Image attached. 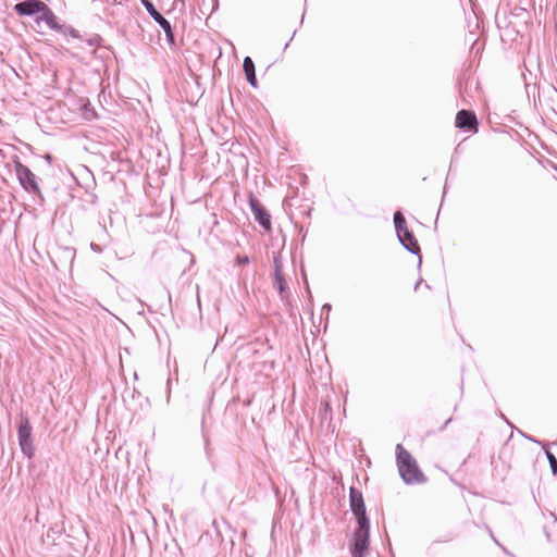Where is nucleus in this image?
Returning <instances> with one entry per match:
<instances>
[{
  "mask_svg": "<svg viewBox=\"0 0 557 557\" xmlns=\"http://www.w3.org/2000/svg\"><path fill=\"white\" fill-rule=\"evenodd\" d=\"M273 264H274V283L278 290V293L282 295L287 289V283L284 278L283 271H282V262L278 255H275L273 257Z\"/></svg>",
  "mask_w": 557,
  "mask_h": 557,
  "instance_id": "obj_11",
  "label": "nucleus"
},
{
  "mask_svg": "<svg viewBox=\"0 0 557 557\" xmlns=\"http://www.w3.org/2000/svg\"><path fill=\"white\" fill-rule=\"evenodd\" d=\"M322 310H323V311L325 310V311L329 313V312L331 311V305L325 304V305L322 307Z\"/></svg>",
  "mask_w": 557,
  "mask_h": 557,
  "instance_id": "obj_19",
  "label": "nucleus"
},
{
  "mask_svg": "<svg viewBox=\"0 0 557 557\" xmlns=\"http://www.w3.org/2000/svg\"><path fill=\"white\" fill-rule=\"evenodd\" d=\"M15 173L20 184L28 193L39 194L40 189L36 180V175L23 163H15Z\"/></svg>",
  "mask_w": 557,
  "mask_h": 557,
  "instance_id": "obj_5",
  "label": "nucleus"
},
{
  "mask_svg": "<svg viewBox=\"0 0 557 557\" xmlns=\"http://www.w3.org/2000/svg\"><path fill=\"white\" fill-rule=\"evenodd\" d=\"M394 224L400 244L411 253L418 255L420 246L414 235L408 230L405 216L400 211L394 213Z\"/></svg>",
  "mask_w": 557,
  "mask_h": 557,
  "instance_id": "obj_2",
  "label": "nucleus"
},
{
  "mask_svg": "<svg viewBox=\"0 0 557 557\" xmlns=\"http://www.w3.org/2000/svg\"><path fill=\"white\" fill-rule=\"evenodd\" d=\"M244 72L246 75L247 81L252 87H257V78H256V72H255V63L251 60V58L246 57L244 59L243 63Z\"/></svg>",
  "mask_w": 557,
  "mask_h": 557,
  "instance_id": "obj_13",
  "label": "nucleus"
},
{
  "mask_svg": "<svg viewBox=\"0 0 557 557\" xmlns=\"http://www.w3.org/2000/svg\"><path fill=\"white\" fill-rule=\"evenodd\" d=\"M546 457L548 459L552 472L555 475L557 473V459L549 450H546Z\"/></svg>",
  "mask_w": 557,
  "mask_h": 557,
  "instance_id": "obj_15",
  "label": "nucleus"
},
{
  "mask_svg": "<svg viewBox=\"0 0 557 557\" xmlns=\"http://www.w3.org/2000/svg\"><path fill=\"white\" fill-rule=\"evenodd\" d=\"M420 284H421V280L417 282V284H416V286H414V289H416V290L419 288Z\"/></svg>",
  "mask_w": 557,
  "mask_h": 557,
  "instance_id": "obj_21",
  "label": "nucleus"
},
{
  "mask_svg": "<svg viewBox=\"0 0 557 557\" xmlns=\"http://www.w3.org/2000/svg\"><path fill=\"white\" fill-rule=\"evenodd\" d=\"M59 33H61L63 35H69L72 38H76V39L81 38L78 30L69 25H61L59 28Z\"/></svg>",
  "mask_w": 557,
  "mask_h": 557,
  "instance_id": "obj_14",
  "label": "nucleus"
},
{
  "mask_svg": "<svg viewBox=\"0 0 557 557\" xmlns=\"http://www.w3.org/2000/svg\"><path fill=\"white\" fill-rule=\"evenodd\" d=\"M36 22L39 24L40 22L46 23V25L53 29L59 32V28L61 24L58 23V18L55 14L52 12V10L45 3V8L39 12V14L36 16Z\"/></svg>",
  "mask_w": 557,
  "mask_h": 557,
  "instance_id": "obj_10",
  "label": "nucleus"
},
{
  "mask_svg": "<svg viewBox=\"0 0 557 557\" xmlns=\"http://www.w3.org/2000/svg\"><path fill=\"white\" fill-rule=\"evenodd\" d=\"M519 433H520V435H522V436L527 437L528 440L533 441V442H536L535 440H533V438H531V437L527 436L525 434H523V432H519Z\"/></svg>",
  "mask_w": 557,
  "mask_h": 557,
  "instance_id": "obj_20",
  "label": "nucleus"
},
{
  "mask_svg": "<svg viewBox=\"0 0 557 557\" xmlns=\"http://www.w3.org/2000/svg\"><path fill=\"white\" fill-rule=\"evenodd\" d=\"M143 4L151 15V17L160 25V27L164 30L166 38L170 42H174V34L172 32V27L170 22L163 17L161 13H159L153 4L149 0H143Z\"/></svg>",
  "mask_w": 557,
  "mask_h": 557,
  "instance_id": "obj_8",
  "label": "nucleus"
},
{
  "mask_svg": "<svg viewBox=\"0 0 557 557\" xmlns=\"http://www.w3.org/2000/svg\"><path fill=\"white\" fill-rule=\"evenodd\" d=\"M369 522L358 524V528L354 533L351 546V554L354 557H366L369 547Z\"/></svg>",
  "mask_w": 557,
  "mask_h": 557,
  "instance_id": "obj_3",
  "label": "nucleus"
},
{
  "mask_svg": "<svg viewBox=\"0 0 557 557\" xmlns=\"http://www.w3.org/2000/svg\"><path fill=\"white\" fill-rule=\"evenodd\" d=\"M476 124L474 113L467 110H461L456 116V126L459 128L471 129Z\"/></svg>",
  "mask_w": 557,
  "mask_h": 557,
  "instance_id": "obj_12",
  "label": "nucleus"
},
{
  "mask_svg": "<svg viewBox=\"0 0 557 557\" xmlns=\"http://www.w3.org/2000/svg\"><path fill=\"white\" fill-rule=\"evenodd\" d=\"M349 503L350 509L357 519V523H367L369 519L366 513V505L363 500L362 493L355 487H350L349 490Z\"/></svg>",
  "mask_w": 557,
  "mask_h": 557,
  "instance_id": "obj_6",
  "label": "nucleus"
},
{
  "mask_svg": "<svg viewBox=\"0 0 557 557\" xmlns=\"http://www.w3.org/2000/svg\"><path fill=\"white\" fill-rule=\"evenodd\" d=\"M17 435L21 450L28 458H32L34 455L32 425L26 417H22L20 420Z\"/></svg>",
  "mask_w": 557,
  "mask_h": 557,
  "instance_id": "obj_4",
  "label": "nucleus"
},
{
  "mask_svg": "<svg viewBox=\"0 0 557 557\" xmlns=\"http://www.w3.org/2000/svg\"><path fill=\"white\" fill-rule=\"evenodd\" d=\"M45 8L41 0H25L14 5V11L21 16H37Z\"/></svg>",
  "mask_w": 557,
  "mask_h": 557,
  "instance_id": "obj_7",
  "label": "nucleus"
},
{
  "mask_svg": "<svg viewBox=\"0 0 557 557\" xmlns=\"http://www.w3.org/2000/svg\"><path fill=\"white\" fill-rule=\"evenodd\" d=\"M396 457L399 474L406 484H420L425 482V478L420 471L417 461L400 444L396 446Z\"/></svg>",
  "mask_w": 557,
  "mask_h": 557,
  "instance_id": "obj_1",
  "label": "nucleus"
},
{
  "mask_svg": "<svg viewBox=\"0 0 557 557\" xmlns=\"http://www.w3.org/2000/svg\"><path fill=\"white\" fill-rule=\"evenodd\" d=\"M90 247H91V249H92L94 251H96V252H101V248H100V246H99V245H97V244H94V243H92V244L90 245Z\"/></svg>",
  "mask_w": 557,
  "mask_h": 557,
  "instance_id": "obj_18",
  "label": "nucleus"
},
{
  "mask_svg": "<svg viewBox=\"0 0 557 557\" xmlns=\"http://www.w3.org/2000/svg\"><path fill=\"white\" fill-rule=\"evenodd\" d=\"M88 47L95 49L100 44V38L96 35L84 41Z\"/></svg>",
  "mask_w": 557,
  "mask_h": 557,
  "instance_id": "obj_16",
  "label": "nucleus"
},
{
  "mask_svg": "<svg viewBox=\"0 0 557 557\" xmlns=\"http://www.w3.org/2000/svg\"><path fill=\"white\" fill-rule=\"evenodd\" d=\"M235 261H236L237 265H245V264L249 263V257L248 256H237Z\"/></svg>",
  "mask_w": 557,
  "mask_h": 557,
  "instance_id": "obj_17",
  "label": "nucleus"
},
{
  "mask_svg": "<svg viewBox=\"0 0 557 557\" xmlns=\"http://www.w3.org/2000/svg\"><path fill=\"white\" fill-rule=\"evenodd\" d=\"M250 209L253 213L255 220L267 231L271 230V216L268 211L262 207L260 201L251 197L249 200Z\"/></svg>",
  "mask_w": 557,
  "mask_h": 557,
  "instance_id": "obj_9",
  "label": "nucleus"
}]
</instances>
